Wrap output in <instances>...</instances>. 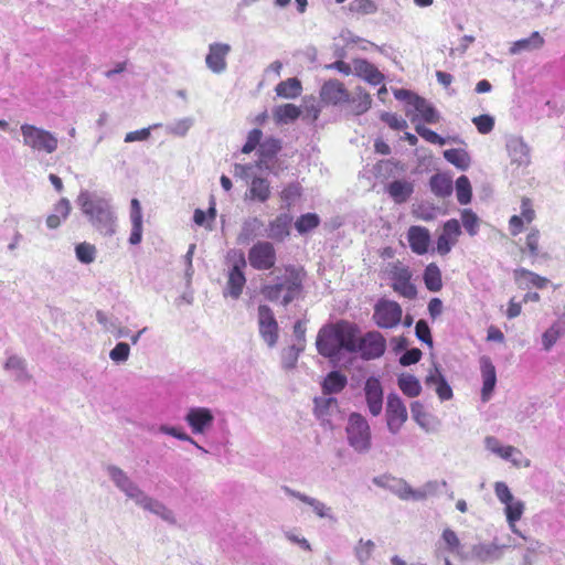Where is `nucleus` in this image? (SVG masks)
<instances>
[{
    "instance_id": "nucleus-1",
    "label": "nucleus",
    "mask_w": 565,
    "mask_h": 565,
    "mask_svg": "<svg viewBox=\"0 0 565 565\" xmlns=\"http://www.w3.org/2000/svg\"><path fill=\"white\" fill-rule=\"evenodd\" d=\"M106 472L114 486L143 511L150 512L168 524H177L174 512L160 500L148 494L125 470L115 465H108Z\"/></svg>"
},
{
    "instance_id": "nucleus-2",
    "label": "nucleus",
    "mask_w": 565,
    "mask_h": 565,
    "mask_svg": "<svg viewBox=\"0 0 565 565\" xmlns=\"http://www.w3.org/2000/svg\"><path fill=\"white\" fill-rule=\"evenodd\" d=\"M76 203L97 234L107 238L116 235L118 216L110 196L96 191L82 190Z\"/></svg>"
},
{
    "instance_id": "nucleus-3",
    "label": "nucleus",
    "mask_w": 565,
    "mask_h": 565,
    "mask_svg": "<svg viewBox=\"0 0 565 565\" xmlns=\"http://www.w3.org/2000/svg\"><path fill=\"white\" fill-rule=\"evenodd\" d=\"M302 288V278L295 267H287L285 274L276 277L274 284L262 287L263 296L269 301H280L287 306L298 297Z\"/></svg>"
},
{
    "instance_id": "nucleus-4",
    "label": "nucleus",
    "mask_w": 565,
    "mask_h": 565,
    "mask_svg": "<svg viewBox=\"0 0 565 565\" xmlns=\"http://www.w3.org/2000/svg\"><path fill=\"white\" fill-rule=\"evenodd\" d=\"M23 145L36 153L51 154L57 150L58 139L55 134L31 124L20 127Z\"/></svg>"
},
{
    "instance_id": "nucleus-5",
    "label": "nucleus",
    "mask_w": 565,
    "mask_h": 565,
    "mask_svg": "<svg viewBox=\"0 0 565 565\" xmlns=\"http://www.w3.org/2000/svg\"><path fill=\"white\" fill-rule=\"evenodd\" d=\"M494 493L500 503L504 505V514L512 533L526 540L525 535L516 526V522L521 520L525 511V503L520 499H515L508 484L503 481L494 483Z\"/></svg>"
},
{
    "instance_id": "nucleus-6",
    "label": "nucleus",
    "mask_w": 565,
    "mask_h": 565,
    "mask_svg": "<svg viewBox=\"0 0 565 565\" xmlns=\"http://www.w3.org/2000/svg\"><path fill=\"white\" fill-rule=\"evenodd\" d=\"M349 446L358 454H366L372 447L371 427L365 417L352 413L345 427Z\"/></svg>"
},
{
    "instance_id": "nucleus-7",
    "label": "nucleus",
    "mask_w": 565,
    "mask_h": 565,
    "mask_svg": "<svg viewBox=\"0 0 565 565\" xmlns=\"http://www.w3.org/2000/svg\"><path fill=\"white\" fill-rule=\"evenodd\" d=\"M386 486L387 490L394 493L401 500L423 501L428 497L437 494V492L439 491V487H446L447 482L445 480L440 482L437 480H431L426 482L418 489H413L406 480L393 477L390 480V483Z\"/></svg>"
},
{
    "instance_id": "nucleus-8",
    "label": "nucleus",
    "mask_w": 565,
    "mask_h": 565,
    "mask_svg": "<svg viewBox=\"0 0 565 565\" xmlns=\"http://www.w3.org/2000/svg\"><path fill=\"white\" fill-rule=\"evenodd\" d=\"M228 258L233 262L232 267L227 274L226 289L224 296H231L233 299L239 298L243 288L246 284L244 268L246 267V259L242 252L232 250L228 253Z\"/></svg>"
},
{
    "instance_id": "nucleus-9",
    "label": "nucleus",
    "mask_w": 565,
    "mask_h": 565,
    "mask_svg": "<svg viewBox=\"0 0 565 565\" xmlns=\"http://www.w3.org/2000/svg\"><path fill=\"white\" fill-rule=\"evenodd\" d=\"M402 307L393 300L380 299L374 306L373 320L382 329H393L402 320Z\"/></svg>"
},
{
    "instance_id": "nucleus-10",
    "label": "nucleus",
    "mask_w": 565,
    "mask_h": 565,
    "mask_svg": "<svg viewBox=\"0 0 565 565\" xmlns=\"http://www.w3.org/2000/svg\"><path fill=\"white\" fill-rule=\"evenodd\" d=\"M184 422L193 435H205L213 428L215 415L211 408L193 406L186 411Z\"/></svg>"
},
{
    "instance_id": "nucleus-11",
    "label": "nucleus",
    "mask_w": 565,
    "mask_h": 565,
    "mask_svg": "<svg viewBox=\"0 0 565 565\" xmlns=\"http://www.w3.org/2000/svg\"><path fill=\"white\" fill-rule=\"evenodd\" d=\"M258 332L263 341L273 348L277 344L279 327L273 310L267 305H259L257 309Z\"/></svg>"
},
{
    "instance_id": "nucleus-12",
    "label": "nucleus",
    "mask_w": 565,
    "mask_h": 565,
    "mask_svg": "<svg viewBox=\"0 0 565 565\" xmlns=\"http://www.w3.org/2000/svg\"><path fill=\"white\" fill-rule=\"evenodd\" d=\"M385 417L387 429L393 435H396L407 420L408 415L406 406L402 398L395 393L387 395Z\"/></svg>"
},
{
    "instance_id": "nucleus-13",
    "label": "nucleus",
    "mask_w": 565,
    "mask_h": 565,
    "mask_svg": "<svg viewBox=\"0 0 565 565\" xmlns=\"http://www.w3.org/2000/svg\"><path fill=\"white\" fill-rule=\"evenodd\" d=\"M385 349V338L377 331H370L360 337L356 353H359L363 360H374L381 358Z\"/></svg>"
},
{
    "instance_id": "nucleus-14",
    "label": "nucleus",
    "mask_w": 565,
    "mask_h": 565,
    "mask_svg": "<svg viewBox=\"0 0 565 565\" xmlns=\"http://www.w3.org/2000/svg\"><path fill=\"white\" fill-rule=\"evenodd\" d=\"M249 265L256 270H268L276 263V252L271 243L257 242L248 252Z\"/></svg>"
},
{
    "instance_id": "nucleus-15",
    "label": "nucleus",
    "mask_w": 565,
    "mask_h": 565,
    "mask_svg": "<svg viewBox=\"0 0 565 565\" xmlns=\"http://www.w3.org/2000/svg\"><path fill=\"white\" fill-rule=\"evenodd\" d=\"M484 447L490 452L510 461L515 467L530 466V460L523 457L521 450L513 446L501 445L500 440L494 436H487L484 438Z\"/></svg>"
},
{
    "instance_id": "nucleus-16",
    "label": "nucleus",
    "mask_w": 565,
    "mask_h": 565,
    "mask_svg": "<svg viewBox=\"0 0 565 565\" xmlns=\"http://www.w3.org/2000/svg\"><path fill=\"white\" fill-rule=\"evenodd\" d=\"M316 347L318 352L326 358L334 359L339 356L342 350L334 324L324 326L320 329Z\"/></svg>"
},
{
    "instance_id": "nucleus-17",
    "label": "nucleus",
    "mask_w": 565,
    "mask_h": 565,
    "mask_svg": "<svg viewBox=\"0 0 565 565\" xmlns=\"http://www.w3.org/2000/svg\"><path fill=\"white\" fill-rule=\"evenodd\" d=\"M462 234L461 226L458 220L450 218L443 225L440 235L437 238L436 249L441 256L448 255L452 247L458 243Z\"/></svg>"
},
{
    "instance_id": "nucleus-18",
    "label": "nucleus",
    "mask_w": 565,
    "mask_h": 565,
    "mask_svg": "<svg viewBox=\"0 0 565 565\" xmlns=\"http://www.w3.org/2000/svg\"><path fill=\"white\" fill-rule=\"evenodd\" d=\"M231 52V46L226 43H211L209 53L205 57L206 66L215 74H221L226 70V56Z\"/></svg>"
},
{
    "instance_id": "nucleus-19",
    "label": "nucleus",
    "mask_w": 565,
    "mask_h": 565,
    "mask_svg": "<svg viewBox=\"0 0 565 565\" xmlns=\"http://www.w3.org/2000/svg\"><path fill=\"white\" fill-rule=\"evenodd\" d=\"M334 326L341 350H345L349 353H356V347L360 340V329L358 326L348 321H340Z\"/></svg>"
},
{
    "instance_id": "nucleus-20",
    "label": "nucleus",
    "mask_w": 565,
    "mask_h": 565,
    "mask_svg": "<svg viewBox=\"0 0 565 565\" xmlns=\"http://www.w3.org/2000/svg\"><path fill=\"white\" fill-rule=\"evenodd\" d=\"M367 408L373 416H379L383 408V388L379 379L369 377L364 385Z\"/></svg>"
},
{
    "instance_id": "nucleus-21",
    "label": "nucleus",
    "mask_w": 565,
    "mask_h": 565,
    "mask_svg": "<svg viewBox=\"0 0 565 565\" xmlns=\"http://www.w3.org/2000/svg\"><path fill=\"white\" fill-rule=\"evenodd\" d=\"M507 151L512 163L520 167H526L530 164V147L521 137H510L507 141Z\"/></svg>"
},
{
    "instance_id": "nucleus-22",
    "label": "nucleus",
    "mask_w": 565,
    "mask_h": 565,
    "mask_svg": "<svg viewBox=\"0 0 565 565\" xmlns=\"http://www.w3.org/2000/svg\"><path fill=\"white\" fill-rule=\"evenodd\" d=\"M322 102L330 105H339L349 102V92L338 79L326 82L320 90Z\"/></svg>"
},
{
    "instance_id": "nucleus-23",
    "label": "nucleus",
    "mask_w": 565,
    "mask_h": 565,
    "mask_svg": "<svg viewBox=\"0 0 565 565\" xmlns=\"http://www.w3.org/2000/svg\"><path fill=\"white\" fill-rule=\"evenodd\" d=\"M285 492L289 497L296 498L305 504L309 505L318 518L334 521L332 509L326 505L322 501L299 491L292 490L288 487L285 488Z\"/></svg>"
},
{
    "instance_id": "nucleus-24",
    "label": "nucleus",
    "mask_w": 565,
    "mask_h": 565,
    "mask_svg": "<svg viewBox=\"0 0 565 565\" xmlns=\"http://www.w3.org/2000/svg\"><path fill=\"white\" fill-rule=\"evenodd\" d=\"M407 241L415 254L424 255L428 252L430 233L426 227L413 225L407 231Z\"/></svg>"
},
{
    "instance_id": "nucleus-25",
    "label": "nucleus",
    "mask_w": 565,
    "mask_h": 565,
    "mask_svg": "<svg viewBox=\"0 0 565 565\" xmlns=\"http://www.w3.org/2000/svg\"><path fill=\"white\" fill-rule=\"evenodd\" d=\"M425 384L435 387L436 394L441 402L449 401L454 396L450 385L436 364L429 370L425 379Z\"/></svg>"
},
{
    "instance_id": "nucleus-26",
    "label": "nucleus",
    "mask_w": 565,
    "mask_h": 565,
    "mask_svg": "<svg viewBox=\"0 0 565 565\" xmlns=\"http://www.w3.org/2000/svg\"><path fill=\"white\" fill-rule=\"evenodd\" d=\"M480 369L482 375L481 398L483 402H487L490 399V396L494 390L497 383V373L493 363L488 356H482L480 359Z\"/></svg>"
},
{
    "instance_id": "nucleus-27",
    "label": "nucleus",
    "mask_w": 565,
    "mask_h": 565,
    "mask_svg": "<svg viewBox=\"0 0 565 565\" xmlns=\"http://www.w3.org/2000/svg\"><path fill=\"white\" fill-rule=\"evenodd\" d=\"M270 194L271 188L268 179L263 177H254L250 180L248 190L245 193V200L265 203L270 198Z\"/></svg>"
},
{
    "instance_id": "nucleus-28",
    "label": "nucleus",
    "mask_w": 565,
    "mask_h": 565,
    "mask_svg": "<svg viewBox=\"0 0 565 565\" xmlns=\"http://www.w3.org/2000/svg\"><path fill=\"white\" fill-rule=\"evenodd\" d=\"M544 38L540 32L534 31L529 38L520 39L511 43L509 53L511 55H520L540 50L544 45Z\"/></svg>"
},
{
    "instance_id": "nucleus-29",
    "label": "nucleus",
    "mask_w": 565,
    "mask_h": 565,
    "mask_svg": "<svg viewBox=\"0 0 565 565\" xmlns=\"http://www.w3.org/2000/svg\"><path fill=\"white\" fill-rule=\"evenodd\" d=\"M292 217L288 213H281L267 226V237L274 241H284L290 234Z\"/></svg>"
},
{
    "instance_id": "nucleus-30",
    "label": "nucleus",
    "mask_w": 565,
    "mask_h": 565,
    "mask_svg": "<svg viewBox=\"0 0 565 565\" xmlns=\"http://www.w3.org/2000/svg\"><path fill=\"white\" fill-rule=\"evenodd\" d=\"M513 278L518 286L522 289H527L530 287H535L539 289H543L547 286L548 279L542 277L529 269L525 268H516L513 270Z\"/></svg>"
},
{
    "instance_id": "nucleus-31",
    "label": "nucleus",
    "mask_w": 565,
    "mask_h": 565,
    "mask_svg": "<svg viewBox=\"0 0 565 565\" xmlns=\"http://www.w3.org/2000/svg\"><path fill=\"white\" fill-rule=\"evenodd\" d=\"M393 289L407 299H413L417 295L416 287L411 281V274L405 268L394 274Z\"/></svg>"
},
{
    "instance_id": "nucleus-32",
    "label": "nucleus",
    "mask_w": 565,
    "mask_h": 565,
    "mask_svg": "<svg viewBox=\"0 0 565 565\" xmlns=\"http://www.w3.org/2000/svg\"><path fill=\"white\" fill-rule=\"evenodd\" d=\"M411 109L412 114L416 113V115L420 116V118L427 124H436L439 120V113L436 108L420 96L414 98ZM411 120L413 122L415 121V117H413V115L411 116Z\"/></svg>"
},
{
    "instance_id": "nucleus-33",
    "label": "nucleus",
    "mask_w": 565,
    "mask_h": 565,
    "mask_svg": "<svg viewBox=\"0 0 565 565\" xmlns=\"http://www.w3.org/2000/svg\"><path fill=\"white\" fill-rule=\"evenodd\" d=\"M353 71L359 77L372 85H379L383 81L381 72L365 60H355Z\"/></svg>"
},
{
    "instance_id": "nucleus-34",
    "label": "nucleus",
    "mask_w": 565,
    "mask_h": 565,
    "mask_svg": "<svg viewBox=\"0 0 565 565\" xmlns=\"http://www.w3.org/2000/svg\"><path fill=\"white\" fill-rule=\"evenodd\" d=\"M4 369L10 372L11 376L20 383H26L31 376L26 370V362L24 359L11 355L7 359Z\"/></svg>"
},
{
    "instance_id": "nucleus-35",
    "label": "nucleus",
    "mask_w": 565,
    "mask_h": 565,
    "mask_svg": "<svg viewBox=\"0 0 565 565\" xmlns=\"http://www.w3.org/2000/svg\"><path fill=\"white\" fill-rule=\"evenodd\" d=\"M71 213V203L67 199H61L53 209V213H51L46 217V226L50 230L57 228L70 215Z\"/></svg>"
},
{
    "instance_id": "nucleus-36",
    "label": "nucleus",
    "mask_w": 565,
    "mask_h": 565,
    "mask_svg": "<svg viewBox=\"0 0 565 565\" xmlns=\"http://www.w3.org/2000/svg\"><path fill=\"white\" fill-rule=\"evenodd\" d=\"M502 547L494 543H479L472 546V556L480 562H492L501 557Z\"/></svg>"
},
{
    "instance_id": "nucleus-37",
    "label": "nucleus",
    "mask_w": 565,
    "mask_h": 565,
    "mask_svg": "<svg viewBox=\"0 0 565 565\" xmlns=\"http://www.w3.org/2000/svg\"><path fill=\"white\" fill-rule=\"evenodd\" d=\"M413 191V184L405 180H395L387 185V193L396 203L406 202Z\"/></svg>"
},
{
    "instance_id": "nucleus-38",
    "label": "nucleus",
    "mask_w": 565,
    "mask_h": 565,
    "mask_svg": "<svg viewBox=\"0 0 565 565\" xmlns=\"http://www.w3.org/2000/svg\"><path fill=\"white\" fill-rule=\"evenodd\" d=\"M262 227L263 222L258 217L246 218L237 235V243L242 245L248 244L254 237H256Z\"/></svg>"
},
{
    "instance_id": "nucleus-39",
    "label": "nucleus",
    "mask_w": 565,
    "mask_h": 565,
    "mask_svg": "<svg viewBox=\"0 0 565 565\" xmlns=\"http://www.w3.org/2000/svg\"><path fill=\"white\" fill-rule=\"evenodd\" d=\"M301 111L299 107L294 104H284L276 106L273 109V116L277 124H289L295 121Z\"/></svg>"
},
{
    "instance_id": "nucleus-40",
    "label": "nucleus",
    "mask_w": 565,
    "mask_h": 565,
    "mask_svg": "<svg viewBox=\"0 0 565 565\" xmlns=\"http://www.w3.org/2000/svg\"><path fill=\"white\" fill-rule=\"evenodd\" d=\"M275 90L279 97L292 99L301 94L302 87L300 81L292 77L280 82Z\"/></svg>"
},
{
    "instance_id": "nucleus-41",
    "label": "nucleus",
    "mask_w": 565,
    "mask_h": 565,
    "mask_svg": "<svg viewBox=\"0 0 565 565\" xmlns=\"http://www.w3.org/2000/svg\"><path fill=\"white\" fill-rule=\"evenodd\" d=\"M411 412L414 420L419 427L426 431H431L434 429L433 422L435 419L430 414L425 412L424 405L420 402L416 401L412 403Z\"/></svg>"
},
{
    "instance_id": "nucleus-42",
    "label": "nucleus",
    "mask_w": 565,
    "mask_h": 565,
    "mask_svg": "<svg viewBox=\"0 0 565 565\" xmlns=\"http://www.w3.org/2000/svg\"><path fill=\"white\" fill-rule=\"evenodd\" d=\"M430 189L439 198L449 196L452 192V181L446 174H435L430 178Z\"/></svg>"
},
{
    "instance_id": "nucleus-43",
    "label": "nucleus",
    "mask_w": 565,
    "mask_h": 565,
    "mask_svg": "<svg viewBox=\"0 0 565 565\" xmlns=\"http://www.w3.org/2000/svg\"><path fill=\"white\" fill-rule=\"evenodd\" d=\"M348 103L352 104L354 114L362 115L370 109L372 99L369 93L358 87L352 97L349 95Z\"/></svg>"
},
{
    "instance_id": "nucleus-44",
    "label": "nucleus",
    "mask_w": 565,
    "mask_h": 565,
    "mask_svg": "<svg viewBox=\"0 0 565 565\" xmlns=\"http://www.w3.org/2000/svg\"><path fill=\"white\" fill-rule=\"evenodd\" d=\"M424 281H425L426 288L429 291L436 292L441 289V287H443L441 271L435 263L429 264L425 268Z\"/></svg>"
},
{
    "instance_id": "nucleus-45",
    "label": "nucleus",
    "mask_w": 565,
    "mask_h": 565,
    "mask_svg": "<svg viewBox=\"0 0 565 565\" xmlns=\"http://www.w3.org/2000/svg\"><path fill=\"white\" fill-rule=\"evenodd\" d=\"M399 390L408 397H416L422 392L419 381L411 374H403L397 381Z\"/></svg>"
},
{
    "instance_id": "nucleus-46",
    "label": "nucleus",
    "mask_w": 565,
    "mask_h": 565,
    "mask_svg": "<svg viewBox=\"0 0 565 565\" xmlns=\"http://www.w3.org/2000/svg\"><path fill=\"white\" fill-rule=\"evenodd\" d=\"M159 433L172 436L181 441H186L193 445L196 449H199L202 454H207V450L200 446L191 435L186 434L185 431H182L181 429L170 426V425H160L158 428Z\"/></svg>"
},
{
    "instance_id": "nucleus-47",
    "label": "nucleus",
    "mask_w": 565,
    "mask_h": 565,
    "mask_svg": "<svg viewBox=\"0 0 565 565\" xmlns=\"http://www.w3.org/2000/svg\"><path fill=\"white\" fill-rule=\"evenodd\" d=\"M347 376L338 371H333L327 375L323 382V391L328 394L339 393L347 385Z\"/></svg>"
},
{
    "instance_id": "nucleus-48",
    "label": "nucleus",
    "mask_w": 565,
    "mask_h": 565,
    "mask_svg": "<svg viewBox=\"0 0 565 565\" xmlns=\"http://www.w3.org/2000/svg\"><path fill=\"white\" fill-rule=\"evenodd\" d=\"M75 256L79 263L89 265L96 259L97 248L87 242L78 243L75 245Z\"/></svg>"
},
{
    "instance_id": "nucleus-49",
    "label": "nucleus",
    "mask_w": 565,
    "mask_h": 565,
    "mask_svg": "<svg viewBox=\"0 0 565 565\" xmlns=\"http://www.w3.org/2000/svg\"><path fill=\"white\" fill-rule=\"evenodd\" d=\"M444 158L460 170H466L470 164V157L463 149L445 150Z\"/></svg>"
},
{
    "instance_id": "nucleus-50",
    "label": "nucleus",
    "mask_w": 565,
    "mask_h": 565,
    "mask_svg": "<svg viewBox=\"0 0 565 565\" xmlns=\"http://www.w3.org/2000/svg\"><path fill=\"white\" fill-rule=\"evenodd\" d=\"M462 226L466 232L471 236H476L479 232L480 218L471 209H463L460 212Z\"/></svg>"
},
{
    "instance_id": "nucleus-51",
    "label": "nucleus",
    "mask_w": 565,
    "mask_h": 565,
    "mask_svg": "<svg viewBox=\"0 0 565 565\" xmlns=\"http://www.w3.org/2000/svg\"><path fill=\"white\" fill-rule=\"evenodd\" d=\"M281 149V142L279 139L276 138H267L259 145V156H260V162L259 164L265 160H270L274 158L279 150Z\"/></svg>"
},
{
    "instance_id": "nucleus-52",
    "label": "nucleus",
    "mask_w": 565,
    "mask_h": 565,
    "mask_svg": "<svg viewBox=\"0 0 565 565\" xmlns=\"http://www.w3.org/2000/svg\"><path fill=\"white\" fill-rule=\"evenodd\" d=\"M375 550V543L372 540H359L354 546V555L360 564H365Z\"/></svg>"
},
{
    "instance_id": "nucleus-53",
    "label": "nucleus",
    "mask_w": 565,
    "mask_h": 565,
    "mask_svg": "<svg viewBox=\"0 0 565 565\" xmlns=\"http://www.w3.org/2000/svg\"><path fill=\"white\" fill-rule=\"evenodd\" d=\"M440 542L444 544V548L449 553L459 554L461 550V543L454 530L446 527L440 536Z\"/></svg>"
},
{
    "instance_id": "nucleus-54",
    "label": "nucleus",
    "mask_w": 565,
    "mask_h": 565,
    "mask_svg": "<svg viewBox=\"0 0 565 565\" xmlns=\"http://www.w3.org/2000/svg\"><path fill=\"white\" fill-rule=\"evenodd\" d=\"M193 122L194 120L191 117L181 118L167 125L166 131L173 136L184 137L193 126Z\"/></svg>"
},
{
    "instance_id": "nucleus-55",
    "label": "nucleus",
    "mask_w": 565,
    "mask_h": 565,
    "mask_svg": "<svg viewBox=\"0 0 565 565\" xmlns=\"http://www.w3.org/2000/svg\"><path fill=\"white\" fill-rule=\"evenodd\" d=\"M457 200L460 204L466 205L471 201V185L466 175H461L456 181Z\"/></svg>"
},
{
    "instance_id": "nucleus-56",
    "label": "nucleus",
    "mask_w": 565,
    "mask_h": 565,
    "mask_svg": "<svg viewBox=\"0 0 565 565\" xmlns=\"http://www.w3.org/2000/svg\"><path fill=\"white\" fill-rule=\"evenodd\" d=\"M320 223L319 216L316 213H307L301 215L295 223L296 230L300 234H305L316 228Z\"/></svg>"
},
{
    "instance_id": "nucleus-57",
    "label": "nucleus",
    "mask_w": 565,
    "mask_h": 565,
    "mask_svg": "<svg viewBox=\"0 0 565 565\" xmlns=\"http://www.w3.org/2000/svg\"><path fill=\"white\" fill-rule=\"evenodd\" d=\"M303 348H305V345H303V343H301L299 347L291 345L288 349H286L282 352V356H281L282 367L286 370L294 369L298 361V356H299L300 352L303 350Z\"/></svg>"
},
{
    "instance_id": "nucleus-58",
    "label": "nucleus",
    "mask_w": 565,
    "mask_h": 565,
    "mask_svg": "<svg viewBox=\"0 0 565 565\" xmlns=\"http://www.w3.org/2000/svg\"><path fill=\"white\" fill-rule=\"evenodd\" d=\"M129 355L130 347L126 342L117 343L109 352V359L117 364L125 363L129 359Z\"/></svg>"
},
{
    "instance_id": "nucleus-59",
    "label": "nucleus",
    "mask_w": 565,
    "mask_h": 565,
    "mask_svg": "<svg viewBox=\"0 0 565 565\" xmlns=\"http://www.w3.org/2000/svg\"><path fill=\"white\" fill-rule=\"evenodd\" d=\"M300 195V185L298 183H291L281 191L280 198L286 203V206L290 207Z\"/></svg>"
},
{
    "instance_id": "nucleus-60",
    "label": "nucleus",
    "mask_w": 565,
    "mask_h": 565,
    "mask_svg": "<svg viewBox=\"0 0 565 565\" xmlns=\"http://www.w3.org/2000/svg\"><path fill=\"white\" fill-rule=\"evenodd\" d=\"M350 10L359 14H372L376 12L377 7L371 0H354L350 3Z\"/></svg>"
},
{
    "instance_id": "nucleus-61",
    "label": "nucleus",
    "mask_w": 565,
    "mask_h": 565,
    "mask_svg": "<svg viewBox=\"0 0 565 565\" xmlns=\"http://www.w3.org/2000/svg\"><path fill=\"white\" fill-rule=\"evenodd\" d=\"M415 130L422 138H424L426 141H428L430 143L439 145V146H443L446 143V140L443 137H440L437 132L433 131L429 128H426L423 125H419V124L416 125Z\"/></svg>"
},
{
    "instance_id": "nucleus-62",
    "label": "nucleus",
    "mask_w": 565,
    "mask_h": 565,
    "mask_svg": "<svg viewBox=\"0 0 565 565\" xmlns=\"http://www.w3.org/2000/svg\"><path fill=\"white\" fill-rule=\"evenodd\" d=\"M539 244H540V232L536 228H532L530 231V233L526 235L525 246L530 253V256L533 258H536L540 255Z\"/></svg>"
},
{
    "instance_id": "nucleus-63",
    "label": "nucleus",
    "mask_w": 565,
    "mask_h": 565,
    "mask_svg": "<svg viewBox=\"0 0 565 565\" xmlns=\"http://www.w3.org/2000/svg\"><path fill=\"white\" fill-rule=\"evenodd\" d=\"M263 132L260 129L255 128L248 132L247 140L242 148L243 153H250L262 143Z\"/></svg>"
},
{
    "instance_id": "nucleus-64",
    "label": "nucleus",
    "mask_w": 565,
    "mask_h": 565,
    "mask_svg": "<svg viewBox=\"0 0 565 565\" xmlns=\"http://www.w3.org/2000/svg\"><path fill=\"white\" fill-rule=\"evenodd\" d=\"M472 122L476 125L478 131L482 135L491 132L494 127V118L490 115L477 116L472 119Z\"/></svg>"
}]
</instances>
